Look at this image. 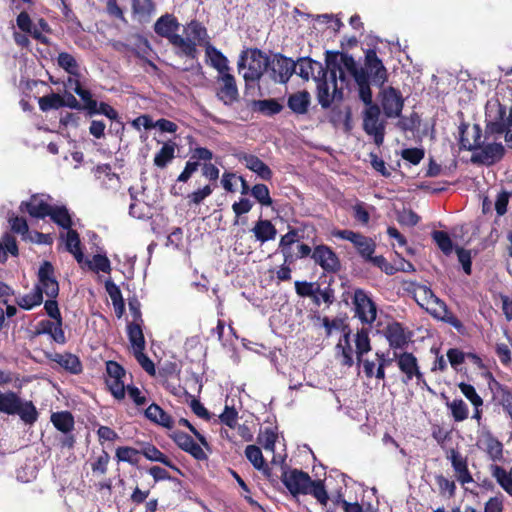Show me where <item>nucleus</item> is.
Returning a JSON list of instances; mask_svg holds the SVG:
<instances>
[{
	"mask_svg": "<svg viewBox=\"0 0 512 512\" xmlns=\"http://www.w3.org/2000/svg\"><path fill=\"white\" fill-rule=\"evenodd\" d=\"M338 51H327L325 62L326 68L318 61L309 57L300 58L296 64V74L304 80L312 77L316 81V97L323 109L331 107L335 100L343 99V90L337 86V78L341 82L346 81L340 64L338 63Z\"/></svg>",
	"mask_w": 512,
	"mask_h": 512,
	"instance_id": "obj_1",
	"label": "nucleus"
},
{
	"mask_svg": "<svg viewBox=\"0 0 512 512\" xmlns=\"http://www.w3.org/2000/svg\"><path fill=\"white\" fill-rule=\"evenodd\" d=\"M278 249L283 255V264L276 271V277L279 281H289L292 272L290 265L298 259L308 257L311 253V247L308 244L301 243L299 231L291 228L281 236Z\"/></svg>",
	"mask_w": 512,
	"mask_h": 512,
	"instance_id": "obj_2",
	"label": "nucleus"
},
{
	"mask_svg": "<svg viewBox=\"0 0 512 512\" xmlns=\"http://www.w3.org/2000/svg\"><path fill=\"white\" fill-rule=\"evenodd\" d=\"M179 28L180 23L178 19L173 14L169 13L160 16L154 24L155 33L169 41L177 56L191 60L197 59L199 54L198 49L194 48L190 40H184V37L178 34Z\"/></svg>",
	"mask_w": 512,
	"mask_h": 512,
	"instance_id": "obj_3",
	"label": "nucleus"
},
{
	"mask_svg": "<svg viewBox=\"0 0 512 512\" xmlns=\"http://www.w3.org/2000/svg\"><path fill=\"white\" fill-rule=\"evenodd\" d=\"M247 60V70L243 74L245 82L248 84L259 81L270 66V57L258 48L243 51L238 61V68H245Z\"/></svg>",
	"mask_w": 512,
	"mask_h": 512,
	"instance_id": "obj_4",
	"label": "nucleus"
},
{
	"mask_svg": "<svg viewBox=\"0 0 512 512\" xmlns=\"http://www.w3.org/2000/svg\"><path fill=\"white\" fill-rule=\"evenodd\" d=\"M338 63L345 74L346 70L358 86L359 98L363 103L371 102V88L367 85L365 69L358 67L354 57L347 53L339 52Z\"/></svg>",
	"mask_w": 512,
	"mask_h": 512,
	"instance_id": "obj_5",
	"label": "nucleus"
},
{
	"mask_svg": "<svg viewBox=\"0 0 512 512\" xmlns=\"http://www.w3.org/2000/svg\"><path fill=\"white\" fill-rule=\"evenodd\" d=\"M394 359L403 375L402 382L404 384H408L410 381L415 379L417 385L427 386L424 373L421 371L418 359L413 353L406 351H394Z\"/></svg>",
	"mask_w": 512,
	"mask_h": 512,
	"instance_id": "obj_6",
	"label": "nucleus"
},
{
	"mask_svg": "<svg viewBox=\"0 0 512 512\" xmlns=\"http://www.w3.org/2000/svg\"><path fill=\"white\" fill-rule=\"evenodd\" d=\"M364 104L367 108L365 109L363 117V129L368 135L373 136L377 146H381L384 142L385 123L379 120L381 113L380 107L374 104L372 100Z\"/></svg>",
	"mask_w": 512,
	"mask_h": 512,
	"instance_id": "obj_7",
	"label": "nucleus"
},
{
	"mask_svg": "<svg viewBox=\"0 0 512 512\" xmlns=\"http://www.w3.org/2000/svg\"><path fill=\"white\" fill-rule=\"evenodd\" d=\"M367 77V85L370 87L371 82L374 85L382 87L388 79L387 69L382 60L377 56L375 49H367L365 51L364 66Z\"/></svg>",
	"mask_w": 512,
	"mask_h": 512,
	"instance_id": "obj_8",
	"label": "nucleus"
},
{
	"mask_svg": "<svg viewBox=\"0 0 512 512\" xmlns=\"http://www.w3.org/2000/svg\"><path fill=\"white\" fill-rule=\"evenodd\" d=\"M331 235L340 238L343 240L350 241L354 247L357 249L358 253L361 255L365 261H370L373 257V253L375 252L376 244L375 242L363 234L359 232H354L352 230L344 229V230H333Z\"/></svg>",
	"mask_w": 512,
	"mask_h": 512,
	"instance_id": "obj_9",
	"label": "nucleus"
},
{
	"mask_svg": "<svg viewBox=\"0 0 512 512\" xmlns=\"http://www.w3.org/2000/svg\"><path fill=\"white\" fill-rule=\"evenodd\" d=\"M281 481L293 496L308 495V488L312 484L309 474L296 468L284 469Z\"/></svg>",
	"mask_w": 512,
	"mask_h": 512,
	"instance_id": "obj_10",
	"label": "nucleus"
},
{
	"mask_svg": "<svg viewBox=\"0 0 512 512\" xmlns=\"http://www.w3.org/2000/svg\"><path fill=\"white\" fill-rule=\"evenodd\" d=\"M352 302L355 309V316L364 324H372L377 317V307L375 302L361 288L354 291Z\"/></svg>",
	"mask_w": 512,
	"mask_h": 512,
	"instance_id": "obj_11",
	"label": "nucleus"
},
{
	"mask_svg": "<svg viewBox=\"0 0 512 512\" xmlns=\"http://www.w3.org/2000/svg\"><path fill=\"white\" fill-rule=\"evenodd\" d=\"M106 385L112 396L117 400H123L126 395V386L123 378L126 376V371L122 365L116 361L106 362Z\"/></svg>",
	"mask_w": 512,
	"mask_h": 512,
	"instance_id": "obj_12",
	"label": "nucleus"
},
{
	"mask_svg": "<svg viewBox=\"0 0 512 512\" xmlns=\"http://www.w3.org/2000/svg\"><path fill=\"white\" fill-rule=\"evenodd\" d=\"M296 69V62L280 53L270 58L268 70H270V76L275 82L286 84L296 72Z\"/></svg>",
	"mask_w": 512,
	"mask_h": 512,
	"instance_id": "obj_13",
	"label": "nucleus"
},
{
	"mask_svg": "<svg viewBox=\"0 0 512 512\" xmlns=\"http://www.w3.org/2000/svg\"><path fill=\"white\" fill-rule=\"evenodd\" d=\"M216 79L218 84L216 97L219 101L226 106H231L239 101L240 95L234 75L228 71L219 74Z\"/></svg>",
	"mask_w": 512,
	"mask_h": 512,
	"instance_id": "obj_14",
	"label": "nucleus"
},
{
	"mask_svg": "<svg viewBox=\"0 0 512 512\" xmlns=\"http://www.w3.org/2000/svg\"><path fill=\"white\" fill-rule=\"evenodd\" d=\"M313 261L324 271L335 273L340 270L341 263L337 254L331 247L320 244L311 249L310 255Z\"/></svg>",
	"mask_w": 512,
	"mask_h": 512,
	"instance_id": "obj_15",
	"label": "nucleus"
},
{
	"mask_svg": "<svg viewBox=\"0 0 512 512\" xmlns=\"http://www.w3.org/2000/svg\"><path fill=\"white\" fill-rule=\"evenodd\" d=\"M482 129L479 124L470 126L462 122L459 125V148L461 150L473 151L482 148Z\"/></svg>",
	"mask_w": 512,
	"mask_h": 512,
	"instance_id": "obj_16",
	"label": "nucleus"
},
{
	"mask_svg": "<svg viewBox=\"0 0 512 512\" xmlns=\"http://www.w3.org/2000/svg\"><path fill=\"white\" fill-rule=\"evenodd\" d=\"M381 106L387 118L399 117L404 106L401 92L392 86L384 88L381 92Z\"/></svg>",
	"mask_w": 512,
	"mask_h": 512,
	"instance_id": "obj_17",
	"label": "nucleus"
},
{
	"mask_svg": "<svg viewBox=\"0 0 512 512\" xmlns=\"http://www.w3.org/2000/svg\"><path fill=\"white\" fill-rule=\"evenodd\" d=\"M39 284L35 288H39L42 294L45 293L48 298H57L59 294V284L54 277V267L49 261H44L38 271Z\"/></svg>",
	"mask_w": 512,
	"mask_h": 512,
	"instance_id": "obj_18",
	"label": "nucleus"
},
{
	"mask_svg": "<svg viewBox=\"0 0 512 512\" xmlns=\"http://www.w3.org/2000/svg\"><path fill=\"white\" fill-rule=\"evenodd\" d=\"M50 198L44 194H33L29 200L22 201L19 209L21 212H26L30 217L36 219H45L51 214L52 205L47 199Z\"/></svg>",
	"mask_w": 512,
	"mask_h": 512,
	"instance_id": "obj_19",
	"label": "nucleus"
},
{
	"mask_svg": "<svg viewBox=\"0 0 512 512\" xmlns=\"http://www.w3.org/2000/svg\"><path fill=\"white\" fill-rule=\"evenodd\" d=\"M485 377L488 379V386L494 399L512 419V391L507 385L497 381L490 371L485 374Z\"/></svg>",
	"mask_w": 512,
	"mask_h": 512,
	"instance_id": "obj_20",
	"label": "nucleus"
},
{
	"mask_svg": "<svg viewBox=\"0 0 512 512\" xmlns=\"http://www.w3.org/2000/svg\"><path fill=\"white\" fill-rule=\"evenodd\" d=\"M385 337L393 351L404 350L411 341L412 332L406 329L401 323L393 322L388 324L385 330Z\"/></svg>",
	"mask_w": 512,
	"mask_h": 512,
	"instance_id": "obj_21",
	"label": "nucleus"
},
{
	"mask_svg": "<svg viewBox=\"0 0 512 512\" xmlns=\"http://www.w3.org/2000/svg\"><path fill=\"white\" fill-rule=\"evenodd\" d=\"M169 437L174 441L178 448L186 453H189L194 459L198 461L207 460V454L189 434L180 430H176L173 431Z\"/></svg>",
	"mask_w": 512,
	"mask_h": 512,
	"instance_id": "obj_22",
	"label": "nucleus"
},
{
	"mask_svg": "<svg viewBox=\"0 0 512 512\" xmlns=\"http://www.w3.org/2000/svg\"><path fill=\"white\" fill-rule=\"evenodd\" d=\"M45 358L54 362L66 372L73 375H78L83 371V365L80 358L70 352L57 353V352H44Z\"/></svg>",
	"mask_w": 512,
	"mask_h": 512,
	"instance_id": "obj_23",
	"label": "nucleus"
},
{
	"mask_svg": "<svg viewBox=\"0 0 512 512\" xmlns=\"http://www.w3.org/2000/svg\"><path fill=\"white\" fill-rule=\"evenodd\" d=\"M213 152L206 147H196L191 155V159L186 162L183 171L177 178L178 182L186 183L192 175L198 170L200 161H211Z\"/></svg>",
	"mask_w": 512,
	"mask_h": 512,
	"instance_id": "obj_24",
	"label": "nucleus"
},
{
	"mask_svg": "<svg viewBox=\"0 0 512 512\" xmlns=\"http://www.w3.org/2000/svg\"><path fill=\"white\" fill-rule=\"evenodd\" d=\"M447 459L450 460L456 479L462 484H468L473 481V477L468 469L467 457L463 456L457 449L451 448L447 452Z\"/></svg>",
	"mask_w": 512,
	"mask_h": 512,
	"instance_id": "obj_25",
	"label": "nucleus"
},
{
	"mask_svg": "<svg viewBox=\"0 0 512 512\" xmlns=\"http://www.w3.org/2000/svg\"><path fill=\"white\" fill-rule=\"evenodd\" d=\"M237 159L245 164V167L257 174L262 180L271 181L273 172L271 168L263 162L258 156L246 152L236 154Z\"/></svg>",
	"mask_w": 512,
	"mask_h": 512,
	"instance_id": "obj_26",
	"label": "nucleus"
},
{
	"mask_svg": "<svg viewBox=\"0 0 512 512\" xmlns=\"http://www.w3.org/2000/svg\"><path fill=\"white\" fill-rule=\"evenodd\" d=\"M184 32L187 35L184 40H190L195 49H197V46L205 47L211 43L206 27L198 20H191L187 23Z\"/></svg>",
	"mask_w": 512,
	"mask_h": 512,
	"instance_id": "obj_27",
	"label": "nucleus"
},
{
	"mask_svg": "<svg viewBox=\"0 0 512 512\" xmlns=\"http://www.w3.org/2000/svg\"><path fill=\"white\" fill-rule=\"evenodd\" d=\"M477 446L485 451L493 461L503 458V445L490 431L482 433L477 441Z\"/></svg>",
	"mask_w": 512,
	"mask_h": 512,
	"instance_id": "obj_28",
	"label": "nucleus"
},
{
	"mask_svg": "<svg viewBox=\"0 0 512 512\" xmlns=\"http://www.w3.org/2000/svg\"><path fill=\"white\" fill-rule=\"evenodd\" d=\"M140 449L139 454H142L146 459L154 462H160L163 465L169 467L175 472L181 474L180 468H178L163 452H161L155 445L149 442L139 443Z\"/></svg>",
	"mask_w": 512,
	"mask_h": 512,
	"instance_id": "obj_29",
	"label": "nucleus"
},
{
	"mask_svg": "<svg viewBox=\"0 0 512 512\" xmlns=\"http://www.w3.org/2000/svg\"><path fill=\"white\" fill-rule=\"evenodd\" d=\"M433 317L451 325L458 332H464L465 327L463 323L451 312L444 301L437 300L436 307L430 310Z\"/></svg>",
	"mask_w": 512,
	"mask_h": 512,
	"instance_id": "obj_30",
	"label": "nucleus"
},
{
	"mask_svg": "<svg viewBox=\"0 0 512 512\" xmlns=\"http://www.w3.org/2000/svg\"><path fill=\"white\" fill-rule=\"evenodd\" d=\"M144 416L154 424L167 429H172L174 420L170 414L164 411L158 404L152 403L144 410Z\"/></svg>",
	"mask_w": 512,
	"mask_h": 512,
	"instance_id": "obj_31",
	"label": "nucleus"
},
{
	"mask_svg": "<svg viewBox=\"0 0 512 512\" xmlns=\"http://www.w3.org/2000/svg\"><path fill=\"white\" fill-rule=\"evenodd\" d=\"M311 103L310 93L306 90L297 91L288 96L287 106L296 115L308 112Z\"/></svg>",
	"mask_w": 512,
	"mask_h": 512,
	"instance_id": "obj_32",
	"label": "nucleus"
},
{
	"mask_svg": "<svg viewBox=\"0 0 512 512\" xmlns=\"http://www.w3.org/2000/svg\"><path fill=\"white\" fill-rule=\"evenodd\" d=\"M505 149L501 143H492L485 146L482 145V150L478 154H473L471 161L473 163H485L491 160L490 163L500 160L504 156Z\"/></svg>",
	"mask_w": 512,
	"mask_h": 512,
	"instance_id": "obj_33",
	"label": "nucleus"
},
{
	"mask_svg": "<svg viewBox=\"0 0 512 512\" xmlns=\"http://www.w3.org/2000/svg\"><path fill=\"white\" fill-rule=\"evenodd\" d=\"M252 232L256 240L261 243L274 240L277 235L276 227L267 219H259L252 228Z\"/></svg>",
	"mask_w": 512,
	"mask_h": 512,
	"instance_id": "obj_34",
	"label": "nucleus"
},
{
	"mask_svg": "<svg viewBox=\"0 0 512 512\" xmlns=\"http://www.w3.org/2000/svg\"><path fill=\"white\" fill-rule=\"evenodd\" d=\"M245 456L255 469L261 471L267 477L270 476L271 469L266 463L262 451L258 446L248 445L245 448Z\"/></svg>",
	"mask_w": 512,
	"mask_h": 512,
	"instance_id": "obj_35",
	"label": "nucleus"
},
{
	"mask_svg": "<svg viewBox=\"0 0 512 512\" xmlns=\"http://www.w3.org/2000/svg\"><path fill=\"white\" fill-rule=\"evenodd\" d=\"M204 48L206 56L210 60V65L218 71V75L229 71L228 59L220 50L211 43Z\"/></svg>",
	"mask_w": 512,
	"mask_h": 512,
	"instance_id": "obj_36",
	"label": "nucleus"
},
{
	"mask_svg": "<svg viewBox=\"0 0 512 512\" xmlns=\"http://www.w3.org/2000/svg\"><path fill=\"white\" fill-rule=\"evenodd\" d=\"M21 398L13 391H0V413L16 415L20 408Z\"/></svg>",
	"mask_w": 512,
	"mask_h": 512,
	"instance_id": "obj_37",
	"label": "nucleus"
},
{
	"mask_svg": "<svg viewBox=\"0 0 512 512\" xmlns=\"http://www.w3.org/2000/svg\"><path fill=\"white\" fill-rule=\"evenodd\" d=\"M252 108L254 111L263 114L264 116H274L279 114L283 110V105L275 98L254 100L252 102Z\"/></svg>",
	"mask_w": 512,
	"mask_h": 512,
	"instance_id": "obj_38",
	"label": "nucleus"
},
{
	"mask_svg": "<svg viewBox=\"0 0 512 512\" xmlns=\"http://www.w3.org/2000/svg\"><path fill=\"white\" fill-rule=\"evenodd\" d=\"M491 475L496 480L498 485L512 497V472L511 469L507 471L499 465L491 466Z\"/></svg>",
	"mask_w": 512,
	"mask_h": 512,
	"instance_id": "obj_39",
	"label": "nucleus"
},
{
	"mask_svg": "<svg viewBox=\"0 0 512 512\" xmlns=\"http://www.w3.org/2000/svg\"><path fill=\"white\" fill-rule=\"evenodd\" d=\"M143 323H128L127 324V336L133 351L145 350L146 342L142 330Z\"/></svg>",
	"mask_w": 512,
	"mask_h": 512,
	"instance_id": "obj_40",
	"label": "nucleus"
},
{
	"mask_svg": "<svg viewBox=\"0 0 512 512\" xmlns=\"http://www.w3.org/2000/svg\"><path fill=\"white\" fill-rule=\"evenodd\" d=\"M54 427L62 433L68 434L74 428V417L68 411L56 412L51 415Z\"/></svg>",
	"mask_w": 512,
	"mask_h": 512,
	"instance_id": "obj_41",
	"label": "nucleus"
},
{
	"mask_svg": "<svg viewBox=\"0 0 512 512\" xmlns=\"http://www.w3.org/2000/svg\"><path fill=\"white\" fill-rule=\"evenodd\" d=\"M50 211H51V214H49L48 216L55 224H57L59 227L66 229V230L72 228L73 221H72L71 215L66 206H63V205L62 206H53L52 205V208Z\"/></svg>",
	"mask_w": 512,
	"mask_h": 512,
	"instance_id": "obj_42",
	"label": "nucleus"
},
{
	"mask_svg": "<svg viewBox=\"0 0 512 512\" xmlns=\"http://www.w3.org/2000/svg\"><path fill=\"white\" fill-rule=\"evenodd\" d=\"M355 346L357 364L360 365L364 354L371 350L370 338L367 329L362 328L361 330H358L355 337Z\"/></svg>",
	"mask_w": 512,
	"mask_h": 512,
	"instance_id": "obj_43",
	"label": "nucleus"
},
{
	"mask_svg": "<svg viewBox=\"0 0 512 512\" xmlns=\"http://www.w3.org/2000/svg\"><path fill=\"white\" fill-rule=\"evenodd\" d=\"M57 63L58 66L64 69L67 73H69L72 76L80 77L79 73V65L74 58L73 55H71L68 52H61L58 54L57 57Z\"/></svg>",
	"mask_w": 512,
	"mask_h": 512,
	"instance_id": "obj_44",
	"label": "nucleus"
},
{
	"mask_svg": "<svg viewBox=\"0 0 512 512\" xmlns=\"http://www.w3.org/2000/svg\"><path fill=\"white\" fill-rule=\"evenodd\" d=\"M17 304L24 310H31L33 307L40 305L43 302L42 291L35 288L28 294L19 297Z\"/></svg>",
	"mask_w": 512,
	"mask_h": 512,
	"instance_id": "obj_45",
	"label": "nucleus"
},
{
	"mask_svg": "<svg viewBox=\"0 0 512 512\" xmlns=\"http://www.w3.org/2000/svg\"><path fill=\"white\" fill-rule=\"evenodd\" d=\"M39 108L43 112L57 110L63 107L64 98L57 93H51L38 99Z\"/></svg>",
	"mask_w": 512,
	"mask_h": 512,
	"instance_id": "obj_46",
	"label": "nucleus"
},
{
	"mask_svg": "<svg viewBox=\"0 0 512 512\" xmlns=\"http://www.w3.org/2000/svg\"><path fill=\"white\" fill-rule=\"evenodd\" d=\"M415 299L418 302V304L421 307H424V305H430L437 303V300H440L433 291L425 286V285H418L416 289L414 290Z\"/></svg>",
	"mask_w": 512,
	"mask_h": 512,
	"instance_id": "obj_47",
	"label": "nucleus"
},
{
	"mask_svg": "<svg viewBox=\"0 0 512 512\" xmlns=\"http://www.w3.org/2000/svg\"><path fill=\"white\" fill-rule=\"evenodd\" d=\"M139 449L129 446H120L116 449L115 458L118 462H126L131 465H137L139 462Z\"/></svg>",
	"mask_w": 512,
	"mask_h": 512,
	"instance_id": "obj_48",
	"label": "nucleus"
},
{
	"mask_svg": "<svg viewBox=\"0 0 512 512\" xmlns=\"http://www.w3.org/2000/svg\"><path fill=\"white\" fill-rule=\"evenodd\" d=\"M175 146L174 143H165L162 148L156 153L154 157V165L159 168H164L174 158Z\"/></svg>",
	"mask_w": 512,
	"mask_h": 512,
	"instance_id": "obj_49",
	"label": "nucleus"
},
{
	"mask_svg": "<svg viewBox=\"0 0 512 512\" xmlns=\"http://www.w3.org/2000/svg\"><path fill=\"white\" fill-rule=\"evenodd\" d=\"M16 415H18L26 424H33L38 418L36 407L31 401L21 400L20 408H18Z\"/></svg>",
	"mask_w": 512,
	"mask_h": 512,
	"instance_id": "obj_50",
	"label": "nucleus"
},
{
	"mask_svg": "<svg viewBox=\"0 0 512 512\" xmlns=\"http://www.w3.org/2000/svg\"><path fill=\"white\" fill-rule=\"evenodd\" d=\"M451 411V415L456 422H462L468 418L469 408L462 399H454L452 402L447 403Z\"/></svg>",
	"mask_w": 512,
	"mask_h": 512,
	"instance_id": "obj_51",
	"label": "nucleus"
},
{
	"mask_svg": "<svg viewBox=\"0 0 512 512\" xmlns=\"http://www.w3.org/2000/svg\"><path fill=\"white\" fill-rule=\"evenodd\" d=\"M96 179L101 180L104 184L108 182L118 183L119 176L112 170V166L108 163L97 165L94 169Z\"/></svg>",
	"mask_w": 512,
	"mask_h": 512,
	"instance_id": "obj_52",
	"label": "nucleus"
},
{
	"mask_svg": "<svg viewBox=\"0 0 512 512\" xmlns=\"http://www.w3.org/2000/svg\"><path fill=\"white\" fill-rule=\"evenodd\" d=\"M251 195L259 202L262 206H271L273 200L270 196L269 188L266 184L258 183L251 188Z\"/></svg>",
	"mask_w": 512,
	"mask_h": 512,
	"instance_id": "obj_53",
	"label": "nucleus"
},
{
	"mask_svg": "<svg viewBox=\"0 0 512 512\" xmlns=\"http://www.w3.org/2000/svg\"><path fill=\"white\" fill-rule=\"evenodd\" d=\"M277 433L272 428H265L257 437V442L266 450L274 453Z\"/></svg>",
	"mask_w": 512,
	"mask_h": 512,
	"instance_id": "obj_54",
	"label": "nucleus"
},
{
	"mask_svg": "<svg viewBox=\"0 0 512 512\" xmlns=\"http://www.w3.org/2000/svg\"><path fill=\"white\" fill-rule=\"evenodd\" d=\"M432 238L444 254L449 255L452 253L453 242L447 232L435 230L432 232Z\"/></svg>",
	"mask_w": 512,
	"mask_h": 512,
	"instance_id": "obj_55",
	"label": "nucleus"
},
{
	"mask_svg": "<svg viewBox=\"0 0 512 512\" xmlns=\"http://www.w3.org/2000/svg\"><path fill=\"white\" fill-rule=\"evenodd\" d=\"M296 293L300 297H311L316 305H320L319 297L316 295V288L314 283L307 281H296L295 282Z\"/></svg>",
	"mask_w": 512,
	"mask_h": 512,
	"instance_id": "obj_56",
	"label": "nucleus"
},
{
	"mask_svg": "<svg viewBox=\"0 0 512 512\" xmlns=\"http://www.w3.org/2000/svg\"><path fill=\"white\" fill-rule=\"evenodd\" d=\"M337 348H341V364L343 366L352 367L354 364L353 350L350 345V331L344 334V345L337 344Z\"/></svg>",
	"mask_w": 512,
	"mask_h": 512,
	"instance_id": "obj_57",
	"label": "nucleus"
},
{
	"mask_svg": "<svg viewBox=\"0 0 512 512\" xmlns=\"http://www.w3.org/2000/svg\"><path fill=\"white\" fill-rule=\"evenodd\" d=\"M87 264L93 272L110 273L111 271V263L106 255L96 254L92 260L87 261Z\"/></svg>",
	"mask_w": 512,
	"mask_h": 512,
	"instance_id": "obj_58",
	"label": "nucleus"
},
{
	"mask_svg": "<svg viewBox=\"0 0 512 512\" xmlns=\"http://www.w3.org/2000/svg\"><path fill=\"white\" fill-rule=\"evenodd\" d=\"M308 494L315 497L317 501L324 506L327 504L329 500V496L326 491L324 482L321 480H312V484L308 488Z\"/></svg>",
	"mask_w": 512,
	"mask_h": 512,
	"instance_id": "obj_59",
	"label": "nucleus"
},
{
	"mask_svg": "<svg viewBox=\"0 0 512 512\" xmlns=\"http://www.w3.org/2000/svg\"><path fill=\"white\" fill-rule=\"evenodd\" d=\"M458 387L462 394L471 402L473 406L482 407L483 399L476 392V389L473 385L461 382L458 384Z\"/></svg>",
	"mask_w": 512,
	"mask_h": 512,
	"instance_id": "obj_60",
	"label": "nucleus"
},
{
	"mask_svg": "<svg viewBox=\"0 0 512 512\" xmlns=\"http://www.w3.org/2000/svg\"><path fill=\"white\" fill-rule=\"evenodd\" d=\"M253 207V203L250 199L242 197L238 201L232 204V210L235 214L234 225L239 224V219L241 216L249 213Z\"/></svg>",
	"mask_w": 512,
	"mask_h": 512,
	"instance_id": "obj_61",
	"label": "nucleus"
},
{
	"mask_svg": "<svg viewBox=\"0 0 512 512\" xmlns=\"http://www.w3.org/2000/svg\"><path fill=\"white\" fill-rule=\"evenodd\" d=\"M97 114L104 115L110 120H117L119 117L118 112L106 102H96V107L88 113L89 116Z\"/></svg>",
	"mask_w": 512,
	"mask_h": 512,
	"instance_id": "obj_62",
	"label": "nucleus"
},
{
	"mask_svg": "<svg viewBox=\"0 0 512 512\" xmlns=\"http://www.w3.org/2000/svg\"><path fill=\"white\" fill-rule=\"evenodd\" d=\"M213 192V188L210 185H205L203 188H200L196 191L187 195L188 205H199L203 202L205 198L210 196Z\"/></svg>",
	"mask_w": 512,
	"mask_h": 512,
	"instance_id": "obj_63",
	"label": "nucleus"
},
{
	"mask_svg": "<svg viewBox=\"0 0 512 512\" xmlns=\"http://www.w3.org/2000/svg\"><path fill=\"white\" fill-rule=\"evenodd\" d=\"M220 422L229 428H235L237 425L238 412L234 407L226 405L224 411L219 415Z\"/></svg>",
	"mask_w": 512,
	"mask_h": 512,
	"instance_id": "obj_64",
	"label": "nucleus"
}]
</instances>
